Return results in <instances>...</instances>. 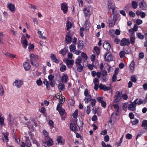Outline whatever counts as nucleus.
<instances>
[{"mask_svg":"<svg viewBox=\"0 0 147 147\" xmlns=\"http://www.w3.org/2000/svg\"><path fill=\"white\" fill-rule=\"evenodd\" d=\"M23 84L22 82L18 79H16L13 84L14 86H16L18 88H20Z\"/></svg>","mask_w":147,"mask_h":147,"instance_id":"6","label":"nucleus"},{"mask_svg":"<svg viewBox=\"0 0 147 147\" xmlns=\"http://www.w3.org/2000/svg\"><path fill=\"white\" fill-rule=\"evenodd\" d=\"M132 137V136L131 134H127L126 136V138L127 139H131Z\"/></svg>","mask_w":147,"mask_h":147,"instance_id":"54","label":"nucleus"},{"mask_svg":"<svg viewBox=\"0 0 147 147\" xmlns=\"http://www.w3.org/2000/svg\"><path fill=\"white\" fill-rule=\"evenodd\" d=\"M4 119L2 117H0V123L2 125H3L4 124Z\"/></svg>","mask_w":147,"mask_h":147,"instance_id":"60","label":"nucleus"},{"mask_svg":"<svg viewBox=\"0 0 147 147\" xmlns=\"http://www.w3.org/2000/svg\"><path fill=\"white\" fill-rule=\"evenodd\" d=\"M133 7L134 9L136 8L138 6L137 3L135 1H133L132 3Z\"/></svg>","mask_w":147,"mask_h":147,"instance_id":"39","label":"nucleus"},{"mask_svg":"<svg viewBox=\"0 0 147 147\" xmlns=\"http://www.w3.org/2000/svg\"><path fill=\"white\" fill-rule=\"evenodd\" d=\"M8 8L12 12H14L15 11V7L13 4H10L8 5Z\"/></svg>","mask_w":147,"mask_h":147,"instance_id":"18","label":"nucleus"},{"mask_svg":"<svg viewBox=\"0 0 147 147\" xmlns=\"http://www.w3.org/2000/svg\"><path fill=\"white\" fill-rule=\"evenodd\" d=\"M108 7L109 11L110 13L112 12L113 14L115 13L114 10L115 9V3L111 1H109L108 3Z\"/></svg>","mask_w":147,"mask_h":147,"instance_id":"2","label":"nucleus"},{"mask_svg":"<svg viewBox=\"0 0 147 147\" xmlns=\"http://www.w3.org/2000/svg\"><path fill=\"white\" fill-rule=\"evenodd\" d=\"M59 113V114L61 116L63 115L65 113V110L63 109H61L60 110L58 111Z\"/></svg>","mask_w":147,"mask_h":147,"instance_id":"36","label":"nucleus"},{"mask_svg":"<svg viewBox=\"0 0 147 147\" xmlns=\"http://www.w3.org/2000/svg\"><path fill=\"white\" fill-rule=\"evenodd\" d=\"M113 20L115 21V22L118 20V16L117 14L114 15L113 16Z\"/></svg>","mask_w":147,"mask_h":147,"instance_id":"56","label":"nucleus"},{"mask_svg":"<svg viewBox=\"0 0 147 147\" xmlns=\"http://www.w3.org/2000/svg\"><path fill=\"white\" fill-rule=\"evenodd\" d=\"M78 114V111L77 110H76L75 112L73 114V116L74 118H76Z\"/></svg>","mask_w":147,"mask_h":147,"instance_id":"41","label":"nucleus"},{"mask_svg":"<svg viewBox=\"0 0 147 147\" xmlns=\"http://www.w3.org/2000/svg\"><path fill=\"white\" fill-rule=\"evenodd\" d=\"M101 75L102 76H107V72L106 70L101 71Z\"/></svg>","mask_w":147,"mask_h":147,"instance_id":"49","label":"nucleus"},{"mask_svg":"<svg viewBox=\"0 0 147 147\" xmlns=\"http://www.w3.org/2000/svg\"><path fill=\"white\" fill-rule=\"evenodd\" d=\"M121 97H122L124 100H126L128 98V96L126 94H123L121 96Z\"/></svg>","mask_w":147,"mask_h":147,"instance_id":"51","label":"nucleus"},{"mask_svg":"<svg viewBox=\"0 0 147 147\" xmlns=\"http://www.w3.org/2000/svg\"><path fill=\"white\" fill-rule=\"evenodd\" d=\"M70 129L73 131L76 130L77 128L76 125L75 124L72 123L70 124Z\"/></svg>","mask_w":147,"mask_h":147,"instance_id":"25","label":"nucleus"},{"mask_svg":"<svg viewBox=\"0 0 147 147\" xmlns=\"http://www.w3.org/2000/svg\"><path fill=\"white\" fill-rule=\"evenodd\" d=\"M51 57L52 60L55 63H57L59 62V60L56 58L55 55L51 54Z\"/></svg>","mask_w":147,"mask_h":147,"instance_id":"20","label":"nucleus"},{"mask_svg":"<svg viewBox=\"0 0 147 147\" xmlns=\"http://www.w3.org/2000/svg\"><path fill=\"white\" fill-rule=\"evenodd\" d=\"M21 42L23 45V47L26 49L28 45V42L26 39L25 38H24V39H22Z\"/></svg>","mask_w":147,"mask_h":147,"instance_id":"15","label":"nucleus"},{"mask_svg":"<svg viewBox=\"0 0 147 147\" xmlns=\"http://www.w3.org/2000/svg\"><path fill=\"white\" fill-rule=\"evenodd\" d=\"M130 43V42L129 39L124 38L121 41L120 45L122 46L125 45L128 46L129 45Z\"/></svg>","mask_w":147,"mask_h":147,"instance_id":"5","label":"nucleus"},{"mask_svg":"<svg viewBox=\"0 0 147 147\" xmlns=\"http://www.w3.org/2000/svg\"><path fill=\"white\" fill-rule=\"evenodd\" d=\"M142 22V20L138 19L136 20V23L138 25H140L141 24Z\"/></svg>","mask_w":147,"mask_h":147,"instance_id":"59","label":"nucleus"},{"mask_svg":"<svg viewBox=\"0 0 147 147\" xmlns=\"http://www.w3.org/2000/svg\"><path fill=\"white\" fill-rule=\"evenodd\" d=\"M111 45L106 41L104 42L103 44V47L107 50L109 51L111 49Z\"/></svg>","mask_w":147,"mask_h":147,"instance_id":"12","label":"nucleus"},{"mask_svg":"<svg viewBox=\"0 0 147 147\" xmlns=\"http://www.w3.org/2000/svg\"><path fill=\"white\" fill-rule=\"evenodd\" d=\"M120 92H119L117 91L116 92L115 96L116 97V99L115 100V102H118L119 100V98L120 96Z\"/></svg>","mask_w":147,"mask_h":147,"instance_id":"21","label":"nucleus"},{"mask_svg":"<svg viewBox=\"0 0 147 147\" xmlns=\"http://www.w3.org/2000/svg\"><path fill=\"white\" fill-rule=\"evenodd\" d=\"M130 40L131 43L132 45H134L135 42V35L130 36Z\"/></svg>","mask_w":147,"mask_h":147,"instance_id":"22","label":"nucleus"},{"mask_svg":"<svg viewBox=\"0 0 147 147\" xmlns=\"http://www.w3.org/2000/svg\"><path fill=\"white\" fill-rule=\"evenodd\" d=\"M140 6V8L142 10L146 9L147 8L146 5L144 1H142L141 3Z\"/></svg>","mask_w":147,"mask_h":147,"instance_id":"16","label":"nucleus"},{"mask_svg":"<svg viewBox=\"0 0 147 147\" xmlns=\"http://www.w3.org/2000/svg\"><path fill=\"white\" fill-rule=\"evenodd\" d=\"M115 21L113 19L110 20L109 21V26L110 27H112L115 24Z\"/></svg>","mask_w":147,"mask_h":147,"instance_id":"32","label":"nucleus"},{"mask_svg":"<svg viewBox=\"0 0 147 147\" xmlns=\"http://www.w3.org/2000/svg\"><path fill=\"white\" fill-rule=\"evenodd\" d=\"M36 83L38 86H40L42 84V81L41 79L39 78L38 80H37L36 81Z\"/></svg>","mask_w":147,"mask_h":147,"instance_id":"53","label":"nucleus"},{"mask_svg":"<svg viewBox=\"0 0 147 147\" xmlns=\"http://www.w3.org/2000/svg\"><path fill=\"white\" fill-rule=\"evenodd\" d=\"M43 133L45 137H47L48 136V134L46 130H44L43 131Z\"/></svg>","mask_w":147,"mask_h":147,"instance_id":"63","label":"nucleus"},{"mask_svg":"<svg viewBox=\"0 0 147 147\" xmlns=\"http://www.w3.org/2000/svg\"><path fill=\"white\" fill-rule=\"evenodd\" d=\"M68 6L67 3H64L61 4V9L65 13H66L68 11Z\"/></svg>","mask_w":147,"mask_h":147,"instance_id":"4","label":"nucleus"},{"mask_svg":"<svg viewBox=\"0 0 147 147\" xmlns=\"http://www.w3.org/2000/svg\"><path fill=\"white\" fill-rule=\"evenodd\" d=\"M45 145L44 146H47L49 145L50 146H52L53 145V142L52 140H48L47 142V143L46 142H45Z\"/></svg>","mask_w":147,"mask_h":147,"instance_id":"27","label":"nucleus"},{"mask_svg":"<svg viewBox=\"0 0 147 147\" xmlns=\"http://www.w3.org/2000/svg\"><path fill=\"white\" fill-rule=\"evenodd\" d=\"M142 126L144 127V129L147 130V120H144L142 122Z\"/></svg>","mask_w":147,"mask_h":147,"instance_id":"19","label":"nucleus"},{"mask_svg":"<svg viewBox=\"0 0 147 147\" xmlns=\"http://www.w3.org/2000/svg\"><path fill=\"white\" fill-rule=\"evenodd\" d=\"M94 50L95 51L96 53L98 55L100 53V51L99 48L97 47H95L94 48Z\"/></svg>","mask_w":147,"mask_h":147,"instance_id":"50","label":"nucleus"},{"mask_svg":"<svg viewBox=\"0 0 147 147\" xmlns=\"http://www.w3.org/2000/svg\"><path fill=\"white\" fill-rule=\"evenodd\" d=\"M25 142L26 145L28 147H30L31 145V144L29 139V138L28 137H27L26 136L25 137Z\"/></svg>","mask_w":147,"mask_h":147,"instance_id":"14","label":"nucleus"},{"mask_svg":"<svg viewBox=\"0 0 147 147\" xmlns=\"http://www.w3.org/2000/svg\"><path fill=\"white\" fill-rule=\"evenodd\" d=\"M4 91L2 86L0 84V95H2L4 93Z\"/></svg>","mask_w":147,"mask_h":147,"instance_id":"38","label":"nucleus"},{"mask_svg":"<svg viewBox=\"0 0 147 147\" xmlns=\"http://www.w3.org/2000/svg\"><path fill=\"white\" fill-rule=\"evenodd\" d=\"M81 55L82 57L85 60H86L87 58V57L86 55L84 52H82L81 54Z\"/></svg>","mask_w":147,"mask_h":147,"instance_id":"57","label":"nucleus"},{"mask_svg":"<svg viewBox=\"0 0 147 147\" xmlns=\"http://www.w3.org/2000/svg\"><path fill=\"white\" fill-rule=\"evenodd\" d=\"M58 88L59 90H63L65 89L64 85L61 83L58 86Z\"/></svg>","mask_w":147,"mask_h":147,"instance_id":"33","label":"nucleus"},{"mask_svg":"<svg viewBox=\"0 0 147 147\" xmlns=\"http://www.w3.org/2000/svg\"><path fill=\"white\" fill-rule=\"evenodd\" d=\"M129 16L132 17H134L135 16V13L131 11H129Z\"/></svg>","mask_w":147,"mask_h":147,"instance_id":"46","label":"nucleus"},{"mask_svg":"<svg viewBox=\"0 0 147 147\" xmlns=\"http://www.w3.org/2000/svg\"><path fill=\"white\" fill-rule=\"evenodd\" d=\"M105 141L106 142H108L109 141V137L108 135H106L104 137Z\"/></svg>","mask_w":147,"mask_h":147,"instance_id":"62","label":"nucleus"},{"mask_svg":"<svg viewBox=\"0 0 147 147\" xmlns=\"http://www.w3.org/2000/svg\"><path fill=\"white\" fill-rule=\"evenodd\" d=\"M24 67L26 70H29L31 67L30 63L27 62H25L24 63Z\"/></svg>","mask_w":147,"mask_h":147,"instance_id":"13","label":"nucleus"},{"mask_svg":"<svg viewBox=\"0 0 147 147\" xmlns=\"http://www.w3.org/2000/svg\"><path fill=\"white\" fill-rule=\"evenodd\" d=\"M77 66V70L79 72H81L83 69V66L81 64L76 65Z\"/></svg>","mask_w":147,"mask_h":147,"instance_id":"34","label":"nucleus"},{"mask_svg":"<svg viewBox=\"0 0 147 147\" xmlns=\"http://www.w3.org/2000/svg\"><path fill=\"white\" fill-rule=\"evenodd\" d=\"M138 99H136L134 100V102L136 105V104L140 105V104L143 103L144 102L143 100H141V99H139V101H138Z\"/></svg>","mask_w":147,"mask_h":147,"instance_id":"30","label":"nucleus"},{"mask_svg":"<svg viewBox=\"0 0 147 147\" xmlns=\"http://www.w3.org/2000/svg\"><path fill=\"white\" fill-rule=\"evenodd\" d=\"M131 104L127 105V108L128 110L134 111L136 110V105L134 102H130Z\"/></svg>","mask_w":147,"mask_h":147,"instance_id":"8","label":"nucleus"},{"mask_svg":"<svg viewBox=\"0 0 147 147\" xmlns=\"http://www.w3.org/2000/svg\"><path fill=\"white\" fill-rule=\"evenodd\" d=\"M70 50L71 51L74 52L76 49V47L74 45H71L69 46Z\"/></svg>","mask_w":147,"mask_h":147,"instance_id":"29","label":"nucleus"},{"mask_svg":"<svg viewBox=\"0 0 147 147\" xmlns=\"http://www.w3.org/2000/svg\"><path fill=\"white\" fill-rule=\"evenodd\" d=\"M92 100V97L91 96H88L85 98L84 99L85 103H88L89 101Z\"/></svg>","mask_w":147,"mask_h":147,"instance_id":"24","label":"nucleus"},{"mask_svg":"<svg viewBox=\"0 0 147 147\" xmlns=\"http://www.w3.org/2000/svg\"><path fill=\"white\" fill-rule=\"evenodd\" d=\"M78 48L79 49H82L84 46L83 44L82 43V41H79L78 42Z\"/></svg>","mask_w":147,"mask_h":147,"instance_id":"26","label":"nucleus"},{"mask_svg":"<svg viewBox=\"0 0 147 147\" xmlns=\"http://www.w3.org/2000/svg\"><path fill=\"white\" fill-rule=\"evenodd\" d=\"M93 82L94 84V89L97 90L98 88L99 84V79L98 78H96L93 80Z\"/></svg>","mask_w":147,"mask_h":147,"instance_id":"10","label":"nucleus"},{"mask_svg":"<svg viewBox=\"0 0 147 147\" xmlns=\"http://www.w3.org/2000/svg\"><path fill=\"white\" fill-rule=\"evenodd\" d=\"M29 5V7L31 9H32L34 10L36 9V6L34 5L30 4Z\"/></svg>","mask_w":147,"mask_h":147,"instance_id":"43","label":"nucleus"},{"mask_svg":"<svg viewBox=\"0 0 147 147\" xmlns=\"http://www.w3.org/2000/svg\"><path fill=\"white\" fill-rule=\"evenodd\" d=\"M38 56L32 54L30 55V61L32 64L36 67L38 66V64L36 62V60L38 59Z\"/></svg>","mask_w":147,"mask_h":147,"instance_id":"1","label":"nucleus"},{"mask_svg":"<svg viewBox=\"0 0 147 147\" xmlns=\"http://www.w3.org/2000/svg\"><path fill=\"white\" fill-rule=\"evenodd\" d=\"M113 106L114 107V108L116 109V111L118 112H119V105L118 104H114L113 105Z\"/></svg>","mask_w":147,"mask_h":147,"instance_id":"40","label":"nucleus"},{"mask_svg":"<svg viewBox=\"0 0 147 147\" xmlns=\"http://www.w3.org/2000/svg\"><path fill=\"white\" fill-rule=\"evenodd\" d=\"M134 32V31L133 30V29L132 28L129 30V32L130 34V36L135 35Z\"/></svg>","mask_w":147,"mask_h":147,"instance_id":"48","label":"nucleus"},{"mask_svg":"<svg viewBox=\"0 0 147 147\" xmlns=\"http://www.w3.org/2000/svg\"><path fill=\"white\" fill-rule=\"evenodd\" d=\"M66 66L65 65H63L60 68V70L61 71H64L66 69Z\"/></svg>","mask_w":147,"mask_h":147,"instance_id":"44","label":"nucleus"},{"mask_svg":"<svg viewBox=\"0 0 147 147\" xmlns=\"http://www.w3.org/2000/svg\"><path fill=\"white\" fill-rule=\"evenodd\" d=\"M74 61L73 60H69V59H67L66 61V64L68 67L70 68L71 66L73 65Z\"/></svg>","mask_w":147,"mask_h":147,"instance_id":"11","label":"nucleus"},{"mask_svg":"<svg viewBox=\"0 0 147 147\" xmlns=\"http://www.w3.org/2000/svg\"><path fill=\"white\" fill-rule=\"evenodd\" d=\"M138 37L141 39H143L144 38V35L142 34L141 33H138L137 34Z\"/></svg>","mask_w":147,"mask_h":147,"instance_id":"47","label":"nucleus"},{"mask_svg":"<svg viewBox=\"0 0 147 147\" xmlns=\"http://www.w3.org/2000/svg\"><path fill=\"white\" fill-rule=\"evenodd\" d=\"M83 10L86 16L89 17L91 14V12L90 11L89 8L88 7H85Z\"/></svg>","mask_w":147,"mask_h":147,"instance_id":"9","label":"nucleus"},{"mask_svg":"<svg viewBox=\"0 0 147 147\" xmlns=\"http://www.w3.org/2000/svg\"><path fill=\"white\" fill-rule=\"evenodd\" d=\"M84 95L86 97H87L89 96H91L89 94L88 90L87 89H86L85 90Z\"/></svg>","mask_w":147,"mask_h":147,"instance_id":"42","label":"nucleus"},{"mask_svg":"<svg viewBox=\"0 0 147 147\" xmlns=\"http://www.w3.org/2000/svg\"><path fill=\"white\" fill-rule=\"evenodd\" d=\"M82 61V59L81 57H78L77 58L75 62L76 65H80Z\"/></svg>","mask_w":147,"mask_h":147,"instance_id":"23","label":"nucleus"},{"mask_svg":"<svg viewBox=\"0 0 147 147\" xmlns=\"http://www.w3.org/2000/svg\"><path fill=\"white\" fill-rule=\"evenodd\" d=\"M92 100L91 104L92 106L93 107L95 106L96 101L94 99H92Z\"/></svg>","mask_w":147,"mask_h":147,"instance_id":"58","label":"nucleus"},{"mask_svg":"<svg viewBox=\"0 0 147 147\" xmlns=\"http://www.w3.org/2000/svg\"><path fill=\"white\" fill-rule=\"evenodd\" d=\"M54 77L53 75L52 74H50L48 76V78L49 80V81H53V80H54Z\"/></svg>","mask_w":147,"mask_h":147,"instance_id":"37","label":"nucleus"},{"mask_svg":"<svg viewBox=\"0 0 147 147\" xmlns=\"http://www.w3.org/2000/svg\"><path fill=\"white\" fill-rule=\"evenodd\" d=\"M131 123L133 125H136L138 123V120L136 119H135L131 121Z\"/></svg>","mask_w":147,"mask_h":147,"instance_id":"45","label":"nucleus"},{"mask_svg":"<svg viewBox=\"0 0 147 147\" xmlns=\"http://www.w3.org/2000/svg\"><path fill=\"white\" fill-rule=\"evenodd\" d=\"M105 61H110L113 60V57H112L111 53L108 51L104 55Z\"/></svg>","mask_w":147,"mask_h":147,"instance_id":"3","label":"nucleus"},{"mask_svg":"<svg viewBox=\"0 0 147 147\" xmlns=\"http://www.w3.org/2000/svg\"><path fill=\"white\" fill-rule=\"evenodd\" d=\"M72 35L73 34L70 33V32H68L67 33L65 40L69 44L71 42V40L72 38Z\"/></svg>","mask_w":147,"mask_h":147,"instance_id":"7","label":"nucleus"},{"mask_svg":"<svg viewBox=\"0 0 147 147\" xmlns=\"http://www.w3.org/2000/svg\"><path fill=\"white\" fill-rule=\"evenodd\" d=\"M135 63L134 61H132L129 66L130 69L132 70H134V69Z\"/></svg>","mask_w":147,"mask_h":147,"instance_id":"31","label":"nucleus"},{"mask_svg":"<svg viewBox=\"0 0 147 147\" xmlns=\"http://www.w3.org/2000/svg\"><path fill=\"white\" fill-rule=\"evenodd\" d=\"M60 53L62 55H64L66 53V49L64 48L62 49L60 51Z\"/></svg>","mask_w":147,"mask_h":147,"instance_id":"52","label":"nucleus"},{"mask_svg":"<svg viewBox=\"0 0 147 147\" xmlns=\"http://www.w3.org/2000/svg\"><path fill=\"white\" fill-rule=\"evenodd\" d=\"M57 141L59 144H61L62 145L63 144V142L62 140V137L61 136H59L58 138Z\"/></svg>","mask_w":147,"mask_h":147,"instance_id":"35","label":"nucleus"},{"mask_svg":"<svg viewBox=\"0 0 147 147\" xmlns=\"http://www.w3.org/2000/svg\"><path fill=\"white\" fill-rule=\"evenodd\" d=\"M72 26L71 23L69 21H67L66 22V30L67 31H69Z\"/></svg>","mask_w":147,"mask_h":147,"instance_id":"17","label":"nucleus"},{"mask_svg":"<svg viewBox=\"0 0 147 147\" xmlns=\"http://www.w3.org/2000/svg\"><path fill=\"white\" fill-rule=\"evenodd\" d=\"M120 41V40L118 38H115L114 40L115 43L116 44L119 43Z\"/></svg>","mask_w":147,"mask_h":147,"instance_id":"61","label":"nucleus"},{"mask_svg":"<svg viewBox=\"0 0 147 147\" xmlns=\"http://www.w3.org/2000/svg\"><path fill=\"white\" fill-rule=\"evenodd\" d=\"M101 77L102 78V82L106 81H107V76H102Z\"/></svg>","mask_w":147,"mask_h":147,"instance_id":"55","label":"nucleus"},{"mask_svg":"<svg viewBox=\"0 0 147 147\" xmlns=\"http://www.w3.org/2000/svg\"><path fill=\"white\" fill-rule=\"evenodd\" d=\"M125 55V52L123 51H121L120 53V56L121 58H123Z\"/></svg>","mask_w":147,"mask_h":147,"instance_id":"64","label":"nucleus"},{"mask_svg":"<svg viewBox=\"0 0 147 147\" xmlns=\"http://www.w3.org/2000/svg\"><path fill=\"white\" fill-rule=\"evenodd\" d=\"M68 77L67 75H63L61 78V81L62 82L65 83L67 81Z\"/></svg>","mask_w":147,"mask_h":147,"instance_id":"28","label":"nucleus"}]
</instances>
